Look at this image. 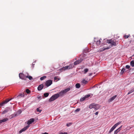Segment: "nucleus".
I'll return each instance as SVG.
<instances>
[{
    "label": "nucleus",
    "instance_id": "nucleus-42",
    "mask_svg": "<svg viewBox=\"0 0 134 134\" xmlns=\"http://www.w3.org/2000/svg\"><path fill=\"white\" fill-rule=\"evenodd\" d=\"M130 66L129 65H127L126 66V68L127 69H129L130 68Z\"/></svg>",
    "mask_w": 134,
    "mask_h": 134
},
{
    "label": "nucleus",
    "instance_id": "nucleus-35",
    "mask_svg": "<svg viewBox=\"0 0 134 134\" xmlns=\"http://www.w3.org/2000/svg\"><path fill=\"white\" fill-rule=\"evenodd\" d=\"M68 66L70 69L72 68L73 66L72 64H70Z\"/></svg>",
    "mask_w": 134,
    "mask_h": 134
},
{
    "label": "nucleus",
    "instance_id": "nucleus-18",
    "mask_svg": "<svg viewBox=\"0 0 134 134\" xmlns=\"http://www.w3.org/2000/svg\"><path fill=\"white\" fill-rule=\"evenodd\" d=\"M134 91V87H133L131 90L128 92L127 94H129Z\"/></svg>",
    "mask_w": 134,
    "mask_h": 134
},
{
    "label": "nucleus",
    "instance_id": "nucleus-28",
    "mask_svg": "<svg viewBox=\"0 0 134 134\" xmlns=\"http://www.w3.org/2000/svg\"><path fill=\"white\" fill-rule=\"evenodd\" d=\"M130 65L132 67L134 66V62L132 61L130 62Z\"/></svg>",
    "mask_w": 134,
    "mask_h": 134
},
{
    "label": "nucleus",
    "instance_id": "nucleus-33",
    "mask_svg": "<svg viewBox=\"0 0 134 134\" xmlns=\"http://www.w3.org/2000/svg\"><path fill=\"white\" fill-rule=\"evenodd\" d=\"M21 110H19L17 111V113H18V114H19L21 113Z\"/></svg>",
    "mask_w": 134,
    "mask_h": 134
},
{
    "label": "nucleus",
    "instance_id": "nucleus-39",
    "mask_svg": "<svg viewBox=\"0 0 134 134\" xmlns=\"http://www.w3.org/2000/svg\"><path fill=\"white\" fill-rule=\"evenodd\" d=\"M90 95L89 94H87V95H86L85 97V98H87L88 97H90Z\"/></svg>",
    "mask_w": 134,
    "mask_h": 134
},
{
    "label": "nucleus",
    "instance_id": "nucleus-43",
    "mask_svg": "<svg viewBox=\"0 0 134 134\" xmlns=\"http://www.w3.org/2000/svg\"><path fill=\"white\" fill-rule=\"evenodd\" d=\"M4 104V102H3L1 103H0V105H1V106H2Z\"/></svg>",
    "mask_w": 134,
    "mask_h": 134
},
{
    "label": "nucleus",
    "instance_id": "nucleus-50",
    "mask_svg": "<svg viewBox=\"0 0 134 134\" xmlns=\"http://www.w3.org/2000/svg\"><path fill=\"white\" fill-rule=\"evenodd\" d=\"M98 112L97 111V112H96V113H94V114H95L96 115H98Z\"/></svg>",
    "mask_w": 134,
    "mask_h": 134
},
{
    "label": "nucleus",
    "instance_id": "nucleus-51",
    "mask_svg": "<svg viewBox=\"0 0 134 134\" xmlns=\"http://www.w3.org/2000/svg\"><path fill=\"white\" fill-rule=\"evenodd\" d=\"M41 134H48V133L46 132H44V133H42Z\"/></svg>",
    "mask_w": 134,
    "mask_h": 134
},
{
    "label": "nucleus",
    "instance_id": "nucleus-32",
    "mask_svg": "<svg viewBox=\"0 0 134 134\" xmlns=\"http://www.w3.org/2000/svg\"><path fill=\"white\" fill-rule=\"evenodd\" d=\"M26 77L27 78H28L30 80H31L32 79V76H26Z\"/></svg>",
    "mask_w": 134,
    "mask_h": 134
},
{
    "label": "nucleus",
    "instance_id": "nucleus-29",
    "mask_svg": "<svg viewBox=\"0 0 134 134\" xmlns=\"http://www.w3.org/2000/svg\"><path fill=\"white\" fill-rule=\"evenodd\" d=\"M88 69H85L84 70V74H86L87 73V72L88 71Z\"/></svg>",
    "mask_w": 134,
    "mask_h": 134
},
{
    "label": "nucleus",
    "instance_id": "nucleus-20",
    "mask_svg": "<svg viewBox=\"0 0 134 134\" xmlns=\"http://www.w3.org/2000/svg\"><path fill=\"white\" fill-rule=\"evenodd\" d=\"M64 94H65V93L64 92L63 90H62L59 92V96L60 95V96H62Z\"/></svg>",
    "mask_w": 134,
    "mask_h": 134
},
{
    "label": "nucleus",
    "instance_id": "nucleus-27",
    "mask_svg": "<svg viewBox=\"0 0 134 134\" xmlns=\"http://www.w3.org/2000/svg\"><path fill=\"white\" fill-rule=\"evenodd\" d=\"M17 113H14L12 115V117H14L16 116H17Z\"/></svg>",
    "mask_w": 134,
    "mask_h": 134
},
{
    "label": "nucleus",
    "instance_id": "nucleus-53",
    "mask_svg": "<svg viewBox=\"0 0 134 134\" xmlns=\"http://www.w3.org/2000/svg\"><path fill=\"white\" fill-rule=\"evenodd\" d=\"M1 105H0V108L1 107Z\"/></svg>",
    "mask_w": 134,
    "mask_h": 134
},
{
    "label": "nucleus",
    "instance_id": "nucleus-31",
    "mask_svg": "<svg viewBox=\"0 0 134 134\" xmlns=\"http://www.w3.org/2000/svg\"><path fill=\"white\" fill-rule=\"evenodd\" d=\"M86 98L85 97H83L82 98H81L80 99V100L82 102Z\"/></svg>",
    "mask_w": 134,
    "mask_h": 134
},
{
    "label": "nucleus",
    "instance_id": "nucleus-22",
    "mask_svg": "<svg viewBox=\"0 0 134 134\" xmlns=\"http://www.w3.org/2000/svg\"><path fill=\"white\" fill-rule=\"evenodd\" d=\"M75 87L76 88H79L80 87V84L79 83H77L75 85Z\"/></svg>",
    "mask_w": 134,
    "mask_h": 134
},
{
    "label": "nucleus",
    "instance_id": "nucleus-19",
    "mask_svg": "<svg viewBox=\"0 0 134 134\" xmlns=\"http://www.w3.org/2000/svg\"><path fill=\"white\" fill-rule=\"evenodd\" d=\"M13 99V98H11V99H7L5 101H4L3 102L4 104L7 103H8L11 100Z\"/></svg>",
    "mask_w": 134,
    "mask_h": 134
},
{
    "label": "nucleus",
    "instance_id": "nucleus-16",
    "mask_svg": "<svg viewBox=\"0 0 134 134\" xmlns=\"http://www.w3.org/2000/svg\"><path fill=\"white\" fill-rule=\"evenodd\" d=\"M70 90V88H66L63 90L64 91V92L65 93H67V92L69 91Z\"/></svg>",
    "mask_w": 134,
    "mask_h": 134
},
{
    "label": "nucleus",
    "instance_id": "nucleus-6",
    "mask_svg": "<svg viewBox=\"0 0 134 134\" xmlns=\"http://www.w3.org/2000/svg\"><path fill=\"white\" fill-rule=\"evenodd\" d=\"M29 127V125H27L26 126L24 127V128L21 129L19 132L20 133H21L22 132L26 130Z\"/></svg>",
    "mask_w": 134,
    "mask_h": 134
},
{
    "label": "nucleus",
    "instance_id": "nucleus-24",
    "mask_svg": "<svg viewBox=\"0 0 134 134\" xmlns=\"http://www.w3.org/2000/svg\"><path fill=\"white\" fill-rule=\"evenodd\" d=\"M46 76H44L43 77H41L40 78V80L41 81L43 80L44 79H46Z\"/></svg>",
    "mask_w": 134,
    "mask_h": 134
},
{
    "label": "nucleus",
    "instance_id": "nucleus-12",
    "mask_svg": "<svg viewBox=\"0 0 134 134\" xmlns=\"http://www.w3.org/2000/svg\"><path fill=\"white\" fill-rule=\"evenodd\" d=\"M100 108V106L99 105L97 104H94L93 108L94 109L96 110H97L99 109Z\"/></svg>",
    "mask_w": 134,
    "mask_h": 134
},
{
    "label": "nucleus",
    "instance_id": "nucleus-4",
    "mask_svg": "<svg viewBox=\"0 0 134 134\" xmlns=\"http://www.w3.org/2000/svg\"><path fill=\"white\" fill-rule=\"evenodd\" d=\"M52 83V81L51 80H49L46 81L45 85L47 87H48Z\"/></svg>",
    "mask_w": 134,
    "mask_h": 134
},
{
    "label": "nucleus",
    "instance_id": "nucleus-13",
    "mask_svg": "<svg viewBox=\"0 0 134 134\" xmlns=\"http://www.w3.org/2000/svg\"><path fill=\"white\" fill-rule=\"evenodd\" d=\"M70 69L69 66H66L64 67L61 69V70H65L67 69Z\"/></svg>",
    "mask_w": 134,
    "mask_h": 134
},
{
    "label": "nucleus",
    "instance_id": "nucleus-47",
    "mask_svg": "<svg viewBox=\"0 0 134 134\" xmlns=\"http://www.w3.org/2000/svg\"><path fill=\"white\" fill-rule=\"evenodd\" d=\"M59 134H68V133L67 132H64V133L62 132L60 133Z\"/></svg>",
    "mask_w": 134,
    "mask_h": 134
},
{
    "label": "nucleus",
    "instance_id": "nucleus-5",
    "mask_svg": "<svg viewBox=\"0 0 134 134\" xmlns=\"http://www.w3.org/2000/svg\"><path fill=\"white\" fill-rule=\"evenodd\" d=\"M83 60V58H81L77 60L74 63V64L76 65L79 64L80 63L82 62Z\"/></svg>",
    "mask_w": 134,
    "mask_h": 134
},
{
    "label": "nucleus",
    "instance_id": "nucleus-45",
    "mask_svg": "<svg viewBox=\"0 0 134 134\" xmlns=\"http://www.w3.org/2000/svg\"><path fill=\"white\" fill-rule=\"evenodd\" d=\"M124 37L126 38H127L129 37V36L128 35H125L124 36Z\"/></svg>",
    "mask_w": 134,
    "mask_h": 134
},
{
    "label": "nucleus",
    "instance_id": "nucleus-3",
    "mask_svg": "<svg viewBox=\"0 0 134 134\" xmlns=\"http://www.w3.org/2000/svg\"><path fill=\"white\" fill-rule=\"evenodd\" d=\"M121 123V121H119L115 124L111 129L110 131H109V133H110L111 132L116 128V127L119 125Z\"/></svg>",
    "mask_w": 134,
    "mask_h": 134
},
{
    "label": "nucleus",
    "instance_id": "nucleus-8",
    "mask_svg": "<svg viewBox=\"0 0 134 134\" xmlns=\"http://www.w3.org/2000/svg\"><path fill=\"white\" fill-rule=\"evenodd\" d=\"M34 121V118L28 120L27 122V124L28 125H30Z\"/></svg>",
    "mask_w": 134,
    "mask_h": 134
},
{
    "label": "nucleus",
    "instance_id": "nucleus-48",
    "mask_svg": "<svg viewBox=\"0 0 134 134\" xmlns=\"http://www.w3.org/2000/svg\"><path fill=\"white\" fill-rule=\"evenodd\" d=\"M35 62L32 63V68H33L34 67V65H35L34 63Z\"/></svg>",
    "mask_w": 134,
    "mask_h": 134
},
{
    "label": "nucleus",
    "instance_id": "nucleus-9",
    "mask_svg": "<svg viewBox=\"0 0 134 134\" xmlns=\"http://www.w3.org/2000/svg\"><path fill=\"white\" fill-rule=\"evenodd\" d=\"M43 84H41L38 86L37 87V90L39 91H41L43 89Z\"/></svg>",
    "mask_w": 134,
    "mask_h": 134
},
{
    "label": "nucleus",
    "instance_id": "nucleus-36",
    "mask_svg": "<svg viewBox=\"0 0 134 134\" xmlns=\"http://www.w3.org/2000/svg\"><path fill=\"white\" fill-rule=\"evenodd\" d=\"M26 91L27 93L29 94L30 93V91L28 89H26Z\"/></svg>",
    "mask_w": 134,
    "mask_h": 134
},
{
    "label": "nucleus",
    "instance_id": "nucleus-40",
    "mask_svg": "<svg viewBox=\"0 0 134 134\" xmlns=\"http://www.w3.org/2000/svg\"><path fill=\"white\" fill-rule=\"evenodd\" d=\"M119 132L118 130H116L114 131V134H117Z\"/></svg>",
    "mask_w": 134,
    "mask_h": 134
},
{
    "label": "nucleus",
    "instance_id": "nucleus-49",
    "mask_svg": "<svg viewBox=\"0 0 134 134\" xmlns=\"http://www.w3.org/2000/svg\"><path fill=\"white\" fill-rule=\"evenodd\" d=\"M42 97L41 96H39L38 97V99H42Z\"/></svg>",
    "mask_w": 134,
    "mask_h": 134
},
{
    "label": "nucleus",
    "instance_id": "nucleus-11",
    "mask_svg": "<svg viewBox=\"0 0 134 134\" xmlns=\"http://www.w3.org/2000/svg\"><path fill=\"white\" fill-rule=\"evenodd\" d=\"M116 97L117 95H116L113 96L108 100L109 102H112L115 99V98Z\"/></svg>",
    "mask_w": 134,
    "mask_h": 134
},
{
    "label": "nucleus",
    "instance_id": "nucleus-14",
    "mask_svg": "<svg viewBox=\"0 0 134 134\" xmlns=\"http://www.w3.org/2000/svg\"><path fill=\"white\" fill-rule=\"evenodd\" d=\"M25 96V94L24 93H21L20 94L18 95L17 97L18 98L20 97H24Z\"/></svg>",
    "mask_w": 134,
    "mask_h": 134
},
{
    "label": "nucleus",
    "instance_id": "nucleus-21",
    "mask_svg": "<svg viewBox=\"0 0 134 134\" xmlns=\"http://www.w3.org/2000/svg\"><path fill=\"white\" fill-rule=\"evenodd\" d=\"M125 69L124 68H122L120 72V74L121 75H122L123 74V73L125 71Z\"/></svg>",
    "mask_w": 134,
    "mask_h": 134
},
{
    "label": "nucleus",
    "instance_id": "nucleus-15",
    "mask_svg": "<svg viewBox=\"0 0 134 134\" xmlns=\"http://www.w3.org/2000/svg\"><path fill=\"white\" fill-rule=\"evenodd\" d=\"M24 74L21 73H20L19 74V76L20 79H23V77L24 76Z\"/></svg>",
    "mask_w": 134,
    "mask_h": 134
},
{
    "label": "nucleus",
    "instance_id": "nucleus-38",
    "mask_svg": "<svg viewBox=\"0 0 134 134\" xmlns=\"http://www.w3.org/2000/svg\"><path fill=\"white\" fill-rule=\"evenodd\" d=\"M111 40H107V43H108L109 44V43L111 44Z\"/></svg>",
    "mask_w": 134,
    "mask_h": 134
},
{
    "label": "nucleus",
    "instance_id": "nucleus-23",
    "mask_svg": "<svg viewBox=\"0 0 134 134\" xmlns=\"http://www.w3.org/2000/svg\"><path fill=\"white\" fill-rule=\"evenodd\" d=\"M82 83L84 85L86 84L87 82V81L86 80H85L84 79L83 80L82 82Z\"/></svg>",
    "mask_w": 134,
    "mask_h": 134
},
{
    "label": "nucleus",
    "instance_id": "nucleus-26",
    "mask_svg": "<svg viewBox=\"0 0 134 134\" xmlns=\"http://www.w3.org/2000/svg\"><path fill=\"white\" fill-rule=\"evenodd\" d=\"M49 95V94L48 93H44L43 94L44 96L45 97H47Z\"/></svg>",
    "mask_w": 134,
    "mask_h": 134
},
{
    "label": "nucleus",
    "instance_id": "nucleus-7",
    "mask_svg": "<svg viewBox=\"0 0 134 134\" xmlns=\"http://www.w3.org/2000/svg\"><path fill=\"white\" fill-rule=\"evenodd\" d=\"M10 108L9 107L7 108H6L3 111L2 114H5L6 113H7L10 110Z\"/></svg>",
    "mask_w": 134,
    "mask_h": 134
},
{
    "label": "nucleus",
    "instance_id": "nucleus-52",
    "mask_svg": "<svg viewBox=\"0 0 134 134\" xmlns=\"http://www.w3.org/2000/svg\"><path fill=\"white\" fill-rule=\"evenodd\" d=\"M2 121H1V120H0V124L2 123Z\"/></svg>",
    "mask_w": 134,
    "mask_h": 134
},
{
    "label": "nucleus",
    "instance_id": "nucleus-44",
    "mask_svg": "<svg viewBox=\"0 0 134 134\" xmlns=\"http://www.w3.org/2000/svg\"><path fill=\"white\" fill-rule=\"evenodd\" d=\"M84 53H87V52H88V50H87V49H85L84 50Z\"/></svg>",
    "mask_w": 134,
    "mask_h": 134
},
{
    "label": "nucleus",
    "instance_id": "nucleus-37",
    "mask_svg": "<svg viewBox=\"0 0 134 134\" xmlns=\"http://www.w3.org/2000/svg\"><path fill=\"white\" fill-rule=\"evenodd\" d=\"M122 127V125H121L119 128H118V129H117L119 132L121 130Z\"/></svg>",
    "mask_w": 134,
    "mask_h": 134
},
{
    "label": "nucleus",
    "instance_id": "nucleus-30",
    "mask_svg": "<svg viewBox=\"0 0 134 134\" xmlns=\"http://www.w3.org/2000/svg\"><path fill=\"white\" fill-rule=\"evenodd\" d=\"M60 80L59 78L57 77L56 76H55L54 77V80L55 81L56 80H57L56 81H57L58 80Z\"/></svg>",
    "mask_w": 134,
    "mask_h": 134
},
{
    "label": "nucleus",
    "instance_id": "nucleus-41",
    "mask_svg": "<svg viewBox=\"0 0 134 134\" xmlns=\"http://www.w3.org/2000/svg\"><path fill=\"white\" fill-rule=\"evenodd\" d=\"M36 110L37 111L39 112H41V111H42V110H40L39 108H37L36 109Z\"/></svg>",
    "mask_w": 134,
    "mask_h": 134
},
{
    "label": "nucleus",
    "instance_id": "nucleus-25",
    "mask_svg": "<svg viewBox=\"0 0 134 134\" xmlns=\"http://www.w3.org/2000/svg\"><path fill=\"white\" fill-rule=\"evenodd\" d=\"M8 120V119L7 118H4L1 121L2 122H5Z\"/></svg>",
    "mask_w": 134,
    "mask_h": 134
},
{
    "label": "nucleus",
    "instance_id": "nucleus-34",
    "mask_svg": "<svg viewBox=\"0 0 134 134\" xmlns=\"http://www.w3.org/2000/svg\"><path fill=\"white\" fill-rule=\"evenodd\" d=\"M80 109L79 108H77L75 110V112H78L79 111H80Z\"/></svg>",
    "mask_w": 134,
    "mask_h": 134
},
{
    "label": "nucleus",
    "instance_id": "nucleus-17",
    "mask_svg": "<svg viewBox=\"0 0 134 134\" xmlns=\"http://www.w3.org/2000/svg\"><path fill=\"white\" fill-rule=\"evenodd\" d=\"M94 103H93L90 104L89 105V108L90 109H91L92 108H94Z\"/></svg>",
    "mask_w": 134,
    "mask_h": 134
},
{
    "label": "nucleus",
    "instance_id": "nucleus-1",
    "mask_svg": "<svg viewBox=\"0 0 134 134\" xmlns=\"http://www.w3.org/2000/svg\"><path fill=\"white\" fill-rule=\"evenodd\" d=\"M111 45L109 47H104L101 50V51H102L107 49H108L111 48L113 45L114 46H116V43L115 41H112L111 40Z\"/></svg>",
    "mask_w": 134,
    "mask_h": 134
},
{
    "label": "nucleus",
    "instance_id": "nucleus-10",
    "mask_svg": "<svg viewBox=\"0 0 134 134\" xmlns=\"http://www.w3.org/2000/svg\"><path fill=\"white\" fill-rule=\"evenodd\" d=\"M94 39H95V38H94ZM101 40H102V39L100 38L98 40H95L94 41L95 42H96V44H97V46H99L100 44Z\"/></svg>",
    "mask_w": 134,
    "mask_h": 134
},
{
    "label": "nucleus",
    "instance_id": "nucleus-2",
    "mask_svg": "<svg viewBox=\"0 0 134 134\" xmlns=\"http://www.w3.org/2000/svg\"><path fill=\"white\" fill-rule=\"evenodd\" d=\"M59 97V93H57L53 95L49 99V102L53 101L57 99Z\"/></svg>",
    "mask_w": 134,
    "mask_h": 134
},
{
    "label": "nucleus",
    "instance_id": "nucleus-46",
    "mask_svg": "<svg viewBox=\"0 0 134 134\" xmlns=\"http://www.w3.org/2000/svg\"><path fill=\"white\" fill-rule=\"evenodd\" d=\"M71 123H69V124H66V126L68 127V126H70L71 125Z\"/></svg>",
    "mask_w": 134,
    "mask_h": 134
}]
</instances>
